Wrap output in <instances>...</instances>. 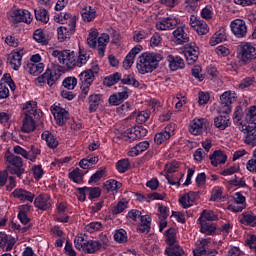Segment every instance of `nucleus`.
Here are the masks:
<instances>
[{"mask_svg": "<svg viewBox=\"0 0 256 256\" xmlns=\"http://www.w3.org/2000/svg\"><path fill=\"white\" fill-rule=\"evenodd\" d=\"M163 61V56L157 52H145L139 56L137 62V69L141 75L145 73H153L157 67H159V62Z\"/></svg>", "mask_w": 256, "mask_h": 256, "instance_id": "1", "label": "nucleus"}, {"mask_svg": "<svg viewBox=\"0 0 256 256\" xmlns=\"http://www.w3.org/2000/svg\"><path fill=\"white\" fill-rule=\"evenodd\" d=\"M6 171L10 175H17L19 178L25 173V167L23 164V158L7 152L5 154Z\"/></svg>", "mask_w": 256, "mask_h": 256, "instance_id": "2", "label": "nucleus"}, {"mask_svg": "<svg viewBox=\"0 0 256 256\" xmlns=\"http://www.w3.org/2000/svg\"><path fill=\"white\" fill-rule=\"evenodd\" d=\"M74 245L78 251L89 254L97 253L103 247L100 241L86 240L83 236H77L74 239Z\"/></svg>", "mask_w": 256, "mask_h": 256, "instance_id": "3", "label": "nucleus"}, {"mask_svg": "<svg viewBox=\"0 0 256 256\" xmlns=\"http://www.w3.org/2000/svg\"><path fill=\"white\" fill-rule=\"evenodd\" d=\"M238 59L242 65H247L256 59V48L251 43H241L237 49Z\"/></svg>", "mask_w": 256, "mask_h": 256, "instance_id": "4", "label": "nucleus"}, {"mask_svg": "<svg viewBox=\"0 0 256 256\" xmlns=\"http://www.w3.org/2000/svg\"><path fill=\"white\" fill-rule=\"evenodd\" d=\"M235 92L226 91L220 96V105L218 107V112L223 113L224 115H229L233 102L236 100Z\"/></svg>", "mask_w": 256, "mask_h": 256, "instance_id": "5", "label": "nucleus"}, {"mask_svg": "<svg viewBox=\"0 0 256 256\" xmlns=\"http://www.w3.org/2000/svg\"><path fill=\"white\" fill-rule=\"evenodd\" d=\"M52 55L58 58L59 63L67 66V69H73L75 67V52H71V50H54Z\"/></svg>", "mask_w": 256, "mask_h": 256, "instance_id": "6", "label": "nucleus"}, {"mask_svg": "<svg viewBox=\"0 0 256 256\" xmlns=\"http://www.w3.org/2000/svg\"><path fill=\"white\" fill-rule=\"evenodd\" d=\"M76 19L72 18L65 26H60L58 31V40L63 43L66 39H69L73 33H75Z\"/></svg>", "mask_w": 256, "mask_h": 256, "instance_id": "7", "label": "nucleus"}, {"mask_svg": "<svg viewBox=\"0 0 256 256\" xmlns=\"http://www.w3.org/2000/svg\"><path fill=\"white\" fill-rule=\"evenodd\" d=\"M147 129L143 128V126H140L138 128H130L127 129L123 134H122V139L124 141H135V139H141V137H146L147 136Z\"/></svg>", "mask_w": 256, "mask_h": 256, "instance_id": "8", "label": "nucleus"}, {"mask_svg": "<svg viewBox=\"0 0 256 256\" xmlns=\"http://www.w3.org/2000/svg\"><path fill=\"white\" fill-rule=\"evenodd\" d=\"M209 127V121L205 118H196L190 124V133L192 135H201L204 131H207Z\"/></svg>", "mask_w": 256, "mask_h": 256, "instance_id": "9", "label": "nucleus"}, {"mask_svg": "<svg viewBox=\"0 0 256 256\" xmlns=\"http://www.w3.org/2000/svg\"><path fill=\"white\" fill-rule=\"evenodd\" d=\"M190 25L198 35H207V33H209V26L207 23L203 20H199L195 15L190 17Z\"/></svg>", "mask_w": 256, "mask_h": 256, "instance_id": "10", "label": "nucleus"}, {"mask_svg": "<svg viewBox=\"0 0 256 256\" xmlns=\"http://www.w3.org/2000/svg\"><path fill=\"white\" fill-rule=\"evenodd\" d=\"M231 31L235 35V37H238V39H241L247 35V24L242 19H236L233 22H231Z\"/></svg>", "mask_w": 256, "mask_h": 256, "instance_id": "11", "label": "nucleus"}, {"mask_svg": "<svg viewBox=\"0 0 256 256\" xmlns=\"http://www.w3.org/2000/svg\"><path fill=\"white\" fill-rule=\"evenodd\" d=\"M54 115V119L60 127H63L67 121H69V112L65 110V108H61L59 106H55L52 110Z\"/></svg>", "mask_w": 256, "mask_h": 256, "instance_id": "12", "label": "nucleus"}, {"mask_svg": "<svg viewBox=\"0 0 256 256\" xmlns=\"http://www.w3.org/2000/svg\"><path fill=\"white\" fill-rule=\"evenodd\" d=\"M99 73V65L92 66L91 69L83 71L79 75V79L82 83H86V85H91L93 83V79L95 78V75Z\"/></svg>", "mask_w": 256, "mask_h": 256, "instance_id": "13", "label": "nucleus"}, {"mask_svg": "<svg viewBox=\"0 0 256 256\" xmlns=\"http://www.w3.org/2000/svg\"><path fill=\"white\" fill-rule=\"evenodd\" d=\"M184 56L188 65H193L199 59V47L188 45L184 50Z\"/></svg>", "mask_w": 256, "mask_h": 256, "instance_id": "14", "label": "nucleus"}, {"mask_svg": "<svg viewBox=\"0 0 256 256\" xmlns=\"http://www.w3.org/2000/svg\"><path fill=\"white\" fill-rule=\"evenodd\" d=\"M248 125H246L245 129H242V131H246L247 135L245 137V143L247 145H256V123L255 122H247Z\"/></svg>", "mask_w": 256, "mask_h": 256, "instance_id": "15", "label": "nucleus"}, {"mask_svg": "<svg viewBox=\"0 0 256 256\" xmlns=\"http://www.w3.org/2000/svg\"><path fill=\"white\" fill-rule=\"evenodd\" d=\"M214 127L219 129V131H225L227 127H231V118L229 114L226 115H219L214 118Z\"/></svg>", "mask_w": 256, "mask_h": 256, "instance_id": "16", "label": "nucleus"}, {"mask_svg": "<svg viewBox=\"0 0 256 256\" xmlns=\"http://www.w3.org/2000/svg\"><path fill=\"white\" fill-rule=\"evenodd\" d=\"M34 205L41 211H47V209H51V198L48 195L41 194L35 198Z\"/></svg>", "mask_w": 256, "mask_h": 256, "instance_id": "17", "label": "nucleus"}, {"mask_svg": "<svg viewBox=\"0 0 256 256\" xmlns=\"http://www.w3.org/2000/svg\"><path fill=\"white\" fill-rule=\"evenodd\" d=\"M179 24V20L175 18H164L156 24L159 31H167V29H174Z\"/></svg>", "mask_w": 256, "mask_h": 256, "instance_id": "18", "label": "nucleus"}, {"mask_svg": "<svg viewBox=\"0 0 256 256\" xmlns=\"http://www.w3.org/2000/svg\"><path fill=\"white\" fill-rule=\"evenodd\" d=\"M209 159L213 167H217V165H224V163H227V155H225L222 150H215L213 154L209 156Z\"/></svg>", "mask_w": 256, "mask_h": 256, "instance_id": "19", "label": "nucleus"}, {"mask_svg": "<svg viewBox=\"0 0 256 256\" xmlns=\"http://www.w3.org/2000/svg\"><path fill=\"white\" fill-rule=\"evenodd\" d=\"M17 241L15 238H11L9 235L0 232V247L1 249H5V251H12Z\"/></svg>", "mask_w": 256, "mask_h": 256, "instance_id": "20", "label": "nucleus"}, {"mask_svg": "<svg viewBox=\"0 0 256 256\" xmlns=\"http://www.w3.org/2000/svg\"><path fill=\"white\" fill-rule=\"evenodd\" d=\"M103 103V95L102 94H91L88 97L89 104V112L95 113L97 109H99V105Z\"/></svg>", "mask_w": 256, "mask_h": 256, "instance_id": "21", "label": "nucleus"}, {"mask_svg": "<svg viewBox=\"0 0 256 256\" xmlns=\"http://www.w3.org/2000/svg\"><path fill=\"white\" fill-rule=\"evenodd\" d=\"M197 197H199V192L190 191L179 199V203L184 209H189L192 205L191 203H195Z\"/></svg>", "mask_w": 256, "mask_h": 256, "instance_id": "22", "label": "nucleus"}, {"mask_svg": "<svg viewBox=\"0 0 256 256\" xmlns=\"http://www.w3.org/2000/svg\"><path fill=\"white\" fill-rule=\"evenodd\" d=\"M56 73H53L51 69H47L44 74L37 78L38 83H47L49 87L55 85L57 78H55Z\"/></svg>", "mask_w": 256, "mask_h": 256, "instance_id": "23", "label": "nucleus"}, {"mask_svg": "<svg viewBox=\"0 0 256 256\" xmlns=\"http://www.w3.org/2000/svg\"><path fill=\"white\" fill-rule=\"evenodd\" d=\"M35 119H37L35 118V116L33 117L25 115L21 131L23 133H33V131H35V129L37 128V126L35 125Z\"/></svg>", "mask_w": 256, "mask_h": 256, "instance_id": "24", "label": "nucleus"}, {"mask_svg": "<svg viewBox=\"0 0 256 256\" xmlns=\"http://www.w3.org/2000/svg\"><path fill=\"white\" fill-rule=\"evenodd\" d=\"M168 63L171 71H177V69L185 67V61L179 56L168 55Z\"/></svg>", "mask_w": 256, "mask_h": 256, "instance_id": "25", "label": "nucleus"}, {"mask_svg": "<svg viewBox=\"0 0 256 256\" xmlns=\"http://www.w3.org/2000/svg\"><path fill=\"white\" fill-rule=\"evenodd\" d=\"M174 39L176 45H183V43H189V35L185 33L183 27H178L174 32Z\"/></svg>", "mask_w": 256, "mask_h": 256, "instance_id": "26", "label": "nucleus"}, {"mask_svg": "<svg viewBox=\"0 0 256 256\" xmlns=\"http://www.w3.org/2000/svg\"><path fill=\"white\" fill-rule=\"evenodd\" d=\"M147 149H149V142L147 141L139 142L129 150L128 156L137 157V155H140V153L147 151Z\"/></svg>", "mask_w": 256, "mask_h": 256, "instance_id": "27", "label": "nucleus"}, {"mask_svg": "<svg viewBox=\"0 0 256 256\" xmlns=\"http://www.w3.org/2000/svg\"><path fill=\"white\" fill-rule=\"evenodd\" d=\"M13 195L20 199V201H30V203H33V200L35 199V194L23 189H16L13 192Z\"/></svg>", "mask_w": 256, "mask_h": 256, "instance_id": "28", "label": "nucleus"}, {"mask_svg": "<svg viewBox=\"0 0 256 256\" xmlns=\"http://www.w3.org/2000/svg\"><path fill=\"white\" fill-rule=\"evenodd\" d=\"M23 56H21L20 52H14L8 55V61H10V66L14 71H19V67H21V61Z\"/></svg>", "mask_w": 256, "mask_h": 256, "instance_id": "29", "label": "nucleus"}, {"mask_svg": "<svg viewBox=\"0 0 256 256\" xmlns=\"http://www.w3.org/2000/svg\"><path fill=\"white\" fill-rule=\"evenodd\" d=\"M42 139L46 141L47 146L50 149H57V147L59 146V141L57 140V137H55V135H53L49 131H45L44 133H42Z\"/></svg>", "mask_w": 256, "mask_h": 256, "instance_id": "30", "label": "nucleus"}, {"mask_svg": "<svg viewBox=\"0 0 256 256\" xmlns=\"http://www.w3.org/2000/svg\"><path fill=\"white\" fill-rule=\"evenodd\" d=\"M33 38L36 43H41V45H49L50 37L43 32V29H37L33 33Z\"/></svg>", "mask_w": 256, "mask_h": 256, "instance_id": "31", "label": "nucleus"}, {"mask_svg": "<svg viewBox=\"0 0 256 256\" xmlns=\"http://www.w3.org/2000/svg\"><path fill=\"white\" fill-rule=\"evenodd\" d=\"M201 233H205V235H213L215 231H217V224L213 222H207L205 220H201Z\"/></svg>", "mask_w": 256, "mask_h": 256, "instance_id": "32", "label": "nucleus"}, {"mask_svg": "<svg viewBox=\"0 0 256 256\" xmlns=\"http://www.w3.org/2000/svg\"><path fill=\"white\" fill-rule=\"evenodd\" d=\"M97 11H95V8H92L91 6L86 7L82 10V19L86 23H91L95 17H97Z\"/></svg>", "mask_w": 256, "mask_h": 256, "instance_id": "33", "label": "nucleus"}, {"mask_svg": "<svg viewBox=\"0 0 256 256\" xmlns=\"http://www.w3.org/2000/svg\"><path fill=\"white\" fill-rule=\"evenodd\" d=\"M121 77V73L115 72L114 74H111L104 78L103 85H105L106 87H113V85L121 81Z\"/></svg>", "mask_w": 256, "mask_h": 256, "instance_id": "34", "label": "nucleus"}, {"mask_svg": "<svg viewBox=\"0 0 256 256\" xmlns=\"http://www.w3.org/2000/svg\"><path fill=\"white\" fill-rule=\"evenodd\" d=\"M27 69L28 72L30 73V75H34L35 77H37V75H41V73H43V69H45V64L43 63H28L27 64Z\"/></svg>", "mask_w": 256, "mask_h": 256, "instance_id": "35", "label": "nucleus"}, {"mask_svg": "<svg viewBox=\"0 0 256 256\" xmlns=\"http://www.w3.org/2000/svg\"><path fill=\"white\" fill-rule=\"evenodd\" d=\"M36 21H40L41 23H49V13L45 8H39L34 10Z\"/></svg>", "mask_w": 256, "mask_h": 256, "instance_id": "36", "label": "nucleus"}, {"mask_svg": "<svg viewBox=\"0 0 256 256\" xmlns=\"http://www.w3.org/2000/svg\"><path fill=\"white\" fill-rule=\"evenodd\" d=\"M24 115H29V117H34L37 119V102H27L23 107Z\"/></svg>", "mask_w": 256, "mask_h": 256, "instance_id": "37", "label": "nucleus"}, {"mask_svg": "<svg viewBox=\"0 0 256 256\" xmlns=\"http://www.w3.org/2000/svg\"><path fill=\"white\" fill-rule=\"evenodd\" d=\"M167 139H171V132H169V127H166L164 132L156 134L154 137V142L156 145H162L163 141H167Z\"/></svg>", "mask_w": 256, "mask_h": 256, "instance_id": "38", "label": "nucleus"}, {"mask_svg": "<svg viewBox=\"0 0 256 256\" xmlns=\"http://www.w3.org/2000/svg\"><path fill=\"white\" fill-rule=\"evenodd\" d=\"M166 255L168 256H182L185 251L179 245L172 244L165 250Z\"/></svg>", "mask_w": 256, "mask_h": 256, "instance_id": "39", "label": "nucleus"}, {"mask_svg": "<svg viewBox=\"0 0 256 256\" xmlns=\"http://www.w3.org/2000/svg\"><path fill=\"white\" fill-rule=\"evenodd\" d=\"M120 81L122 85H132V87H135V88L141 85V83H139L137 79H135V76H133V74H125Z\"/></svg>", "mask_w": 256, "mask_h": 256, "instance_id": "40", "label": "nucleus"}, {"mask_svg": "<svg viewBox=\"0 0 256 256\" xmlns=\"http://www.w3.org/2000/svg\"><path fill=\"white\" fill-rule=\"evenodd\" d=\"M123 187V184L117 180H108L106 181L104 188L106 191H117V189H121Z\"/></svg>", "mask_w": 256, "mask_h": 256, "instance_id": "41", "label": "nucleus"}, {"mask_svg": "<svg viewBox=\"0 0 256 256\" xmlns=\"http://www.w3.org/2000/svg\"><path fill=\"white\" fill-rule=\"evenodd\" d=\"M218 217L217 215H215V213L213 211H207V210H203L201 213V216L199 218V221H217Z\"/></svg>", "mask_w": 256, "mask_h": 256, "instance_id": "42", "label": "nucleus"}, {"mask_svg": "<svg viewBox=\"0 0 256 256\" xmlns=\"http://www.w3.org/2000/svg\"><path fill=\"white\" fill-rule=\"evenodd\" d=\"M97 37H99V32H97V29L91 30L87 39V44L92 49H95V47H97Z\"/></svg>", "mask_w": 256, "mask_h": 256, "instance_id": "43", "label": "nucleus"}, {"mask_svg": "<svg viewBox=\"0 0 256 256\" xmlns=\"http://www.w3.org/2000/svg\"><path fill=\"white\" fill-rule=\"evenodd\" d=\"M130 165L129 159H122L116 163V169L119 173H125L129 170Z\"/></svg>", "mask_w": 256, "mask_h": 256, "instance_id": "44", "label": "nucleus"}, {"mask_svg": "<svg viewBox=\"0 0 256 256\" xmlns=\"http://www.w3.org/2000/svg\"><path fill=\"white\" fill-rule=\"evenodd\" d=\"M84 229L87 233H95V231H101L103 229V224L101 222H91Z\"/></svg>", "mask_w": 256, "mask_h": 256, "instance_id": "45", "label": "nucleus"}, {"mask_svg": "<svg viewBox=\"0 0 256 256\" xmlns=\"http://www.w3.org/2000/svg\"><path fill=\"white\" fill-rule=\"evenodd\" d=\"M63 87L66 89L73 90L77 87V78L75 77H67L62 82Z\"/></svg>", "mask_w": 256, "mask_h": 256, "instance_id": "46", "label": "nucleus"}, {"mask_svg": "<svg viewBox=\"0 0 256 256\" xmlns=\"http://www.w3.org/2000/svg\"><path fill=\"white\" fill-rule=\"evenodd\" d=\"M114 241H117V243H127V232L123 229L116 231Z\"/></svg>", "mask_w": 256, "mask_h": 256, "instance_id": "47", "label": "nucleus"}, {"mask_svg": "<svg viewBox=\"0 0 256 256\" xmlns=\"http://www.w3.org/2000/svg\"><path fill=\"white\" fill-rule=\"evenodd\" d=\"M105 175V168H100L96 171L89 179L88 183H97V181H101L102 177Z\"/></svg>", "mask_w": 256, "mask_h": 256, "instance_id": "48", "label": "nucleus"}, {"mask_svg": "<svg viewBox=\"0 0 256 256\" xmlns=\"http://www.w3.org/2000/svg\"><path fill=\"white\" fill-rule=\"evenodd\" d=\"M243 117V108L241 106H236L234 111V123L236 125H243L241 118Z\"/></svg>", "mask_w": 256, "mask_h": 256, "instance_id": "49", "label": "nucleus"}, {"mask_svg": "<svg viewBox=\"0 0 256 256\" xmlns=\"http://www.w3.org/2000/svg\"><path fill=\"white\" fill-rule=\"evenodd\" d=\"M87 61H89V55H87V53L83 54L80 49L78 59L75 61V67H83Z\"/></svg>", "mask_w": 256, "mask_h": 256, "instance_id": "50", "label": "nucleus"}, {"mask_svg": "<svg viewBox=\"0 0 256 256\" xmlns=\"http://www.w3.org/2000/svg\"><path fill=\"white\" fill-rule=\"evenodd\" d=\"M201 17L207 21H209V19H213V6L207 5L205 8H203L201 11Z\"/></svg>", "mask_w": 256, "mask_h": 256, "instance_id": "51", "label": "nucleus"}, {"mask_svg": "<svg viewBox=\"0 0 256 256\" xmlns=\"http://www.w3.org/2000/svg\"><path fill=\"white\" fill-rule=\"evenodd\" d=\"M70 179L74 181V183H79L83 179V172H81V169L76 168L72 172L69 173Z\"/></svg>", "mask_w": 256, "mask_h": 256, "instance_id": "52", "label": "nucleus"}, {"mask_svg": "<svg viewBox=\"0 0 256 256\" xmlns=\"http://www.w3.org/2000/svg\"><path fill=\"white\" fill-rule=\"evenodd\" d=\"M241 223H246V225H251L254 223L256 225V216L253 213H243V219H241Z\"/></svg>", "mask_w": 256, "mask_h": 256, "instance_id": "53", "label": "nucleus"}, {"mask_svg": "<svg viewBox=\"0 0 256 256\" xmlns=\"http://www.w3.org/2000/svg\"><path fill=\"white\" fill-rule=\"evenodd\" d=\"M247 123H255L256 121V106H251L246 114Z\"/></svg>", "mask_w": 256, "mask_h": 256, "instance_id": "54", "label": "nucleus"}, {"mask_svg": "<svg viewBox=\"0 0 256 256\" xmlns=\"http://www.w3.org/2000/svg\"><path fill=\"white\" fill-rule=\"evenodd\" d=\"M125 209H127V202H118V204L113 207L112 213L113 215H119V213H123Z\"/></svg>", "mask_w": 256, "mask_h": 256, "instance_id": "55", "label": "nucleus"}, {"mask_svg": "<svg viewBox=\"0 0 256 256\" xmlns=\"http://www.w3.org/2000/svg\"><path fill=\"white\" fill-rule=\"evenodd\" d=\"M24 10L16 9L12 12L11 17L14 19L15 23H22Z\"/></svg>", "mask_w": 256, "mask_h": 256, "instance_id": "56", "label": "nucleus"}, {"mask_svg": "<svg viewBox=\"0 0 256 256\" xmlns=\"http://www.w3.org/2000/svg\"><path fill=\"white\" fill-rule=\"evenodd\" d=\"M87 191H89V199H98V197H101V188L99 187L87 188Z\"/></svg>", "mask_w": 256, "mask_h": 256, "instance_id": "57", "label": "nucleus"}, {"mask_svg": "<svg viewBox=\"0 0 256 256\" xmlns=\"http://www.w3.org/2000/svg\"><path fill=\"white\" fill-rule=\"evenodd\" d=\"M166 179L170 185H177V187L181 185V178L173 174H166Z\"/></svg>", "mask_w": 256, "mask_h": 256, "instance_id": "58", "label": "nucleus"}, {"mask_svg": "<svg viewBox=\"0 0 256 256\" xmlns=\"http://www.w3.org/2000/svg\"><path fill=\"white\" fill-rule=\"evenodd\" d=\"M13 151L16 155H21L22 157H24V159H29V152H27V150H25V148H23L21 146H15L13 148Z\"/></svg>", "mask_w": 256, "mask_h": 256, "instance_id": "59", "label": "nucleus"}, {"mask_svg": "<svg viewBox=\"0 0 256 256\" xmlns=\"http://www.w3.org/2000/svg\"><path fill=\"white\" fill-rule=\"evenodd\" d=\"M255 83V78L247 77L241 81L239 84L240 89H247V87H251V85Z\"/></svg>", "mask_w": 256, "mask_h": 256, "instance_id": "60", "label": "nucleus"}, {"mask_svg": "<svg viewBox=\"0 0 256 256\" xmlns=\"http://www.w3.org/2000/svg\"><path fill=\"white\" fill-rule=\"evenodd\" d=\"M141 211L137 209H132L128 212L127 219H132V221H137V218L141 219Z\"/></svg>", "mask_w": 256, "mask_h": 256, "instance_id": "61", "label": "nucleus"}, {"mask_svg": "<svg viewBox=\"0 0 256 256\" xmlns=\"http://www.w3.org/2000/svg\"><path fill=\"white\" fill-rule=\"evenodd\" d=\"M192 75L195 77V79H198V81H203V79H205V76L201 74V66H194L192 69Z\"/></svg>", "mask_w": 256, "mask_h": 256, "instance_id": "62", "label": "nucleus"}, {"mask_svg": "<svg viewBox=\"0 0 256 256\" xmlns=\"http://www.w3.org/2000/svg\"><path fill=\"white\" fill-rule=\"evenodd\" d=\"M205 157H207V153L203 152V148H198L194 152V159H195V161L201 162Z\"/></svg>", "mask_w": 256, "mask_h": 256, "instance_id": "63", "label": "nucleus"}, {"mask_svg": "<svg viewBox=\"0 0 256 256\" xmlns=\"http://www.w3.org/2000/svg\"><path fill=\"white\" fill-rule=\"evenodd\" d=\"M9 97V88L3 83H0V101Z\"/></svg>", "mask_w": 256, "mask_h": 256, "instance_id": "64", "label": "nucleus"}]
</instances>
